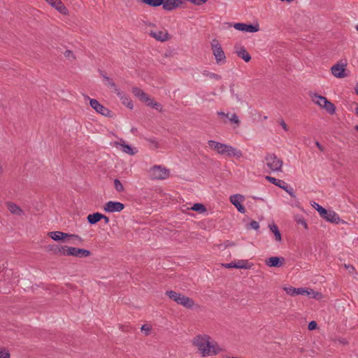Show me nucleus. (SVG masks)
<instances>
[{"mask_svg":"<svg viewBox=\"0 0 358 358\" xmlns=\"http://www.w3.org/2000/svg\"><path fill=\"white\" fill-rule=\"evenodd\" d=\"M315 145L321 151H324L323 146L318 141L315 142Z\"/></svg>","mask_w":358,"mask_h":358,"instance_id":"nucleus-51","label":"nucleus"},{"mask_svg":"<svg viewBox=\"0 0 358 358\" xmlns=\"http://www.w3.org/2000/svg\"><path fill=\"white\" fill-rule=\"evenodd\" d=\"M313 206L319 212L320 216L328 222L338 224L341 221L339 216L332 210H327L318 203H314Z\"/></svg>","mask_w":358,"mask_h":358,"instance_id":"nucleus-8","label":"nucleus"},{"mask_svg":"<svg viewBox=\"0 0 358 358\" xmlns=\"http://www.w3.org/2000/svg\"><path fill=\"white\" fill-rule=\"evenodd\" d=\"M47 248L48 251L51 252L53 255H66V254H65V252H66V245L62 246L59 245L53 244L48 245Z\"/></svg>","mask_w":358,"mask_h":358,"instance_id":"nucleus-19","label":"nucleus"},{"mask_svg":"<svg viewBox=\"0 0 358 358\" xmlns=\"http://www.w3.org/2000/svg\"><path fill=\"white\" fill-rule=\"evenodd\" d=\"M150 35L156 40L164 42L168 41L170 37L167 31H151Z\"/></svg>","mask_w":358,"mask_h":358,"instance_id":"nucleus-22","label":"nucleus"},{"mask_svg":"<svg viewBox=\"0 0 358 358\" xmlns=\"http://www.w3.org/2000/svg\"><path fill=\"white\" fill-rule=\"evenodd\" d=\"M205 75L210 78L215 79V80H220L221 79V76L218 74L213 73H205Z\"/></svg>","mask_w":358,"mask_h":358,"instance_id":"nucleus-39","label":"nucleus"},{"mask_svg":"<svg viewBox=\"0 0 358 358\" xmlns=\"http://www.w3.org/2000/svg\"><path fill=\"white\" fill-rule=\"evenodd\" d=\"M10 355L5 348H0V358H10Z\"/></svg>","mask_w":358,"mask_h":358,"instance_id":"nucleus-36","label":"nucleus"},{"mask_svg":"<svg viewBox=\"0 0 358 358\" xmlns=\"http://www.w3.org/2000/svg\"><path fill=\"white\" fill-rule=\"evenodd\" d=\"M228 118L231 122L234 123L237 127H239L241 121L236 113L232 114L231 117L229 116Z\"/></svg>","mask_w":358,"mask_h":358,"instance_id":"nucleus-33","label":"nucleus"},{"mask_svg":"<svg viewBox=\"0 0 358 358\" xmlns=\"http://www.w3.org/2000/svg\"><path fill=\"white\" fill-rule=\"evenodd\" d=\"M181 3L182 1L180 0H166L162 5L164 10L170 11L178 8Z\"/></svg>","mask_w":358,"mask_h":358,"instance_id":"nucleus-21","label":"nucleus"},{"mask_svg":"<svg viewBox=\"0 0 358 358\" xmlns=\"http://www.w3.org/2000/svg\"><path fill=\"white\" fill-rule=\"evenodd\" d=\"M191 210L199 212L200 213H204L206 211V208L204 205L201 203H194L191 208Z\"/></svg>","mask_w":358,"mask_h":358,"instance_id":"nucleus-30","label":"nucleus"},{"mask_svg":"<svg viewBox=\"0 0 358 358\" xmlns=\"http://www.w3.org/2000/svg\"><path fill=\"white\" fill-rule=\"evenodd\" d=\"M114 186H115V189L118 192H122L124 191V187H123L122 182L120 181V180L115 179L114 180Z\"/></svg>","mask_w":358,"mask_h":358,"instance_id":"nucleus-34","label":"nucleus"},{"mask_svg":"<svg viewBox=\"0 0 358 358\" xmlns=\"http://www.w3.org/2000/svg\"><path fill=\"white\" fill-rule=\"evenodd\" d=\"M120 141L122 142V143L115 142V144L116 145H121L122 147V150L127 154H129L130 155H134L135 154V152H134L133 148L129 145L125 144L124 141L122 139H121Z\"/></svg>","mask_w":358,"mask_h":358,"instance_id":"nucleus-26","label":"nucleus"},{"mask_svg":"<svg viewBox=\"0 0 358 358\" xmlns=\"http://www.w3.org/2000/svg\"><path fill=\"white\" fill-rule=\"evenodd\" d=\"M296 222L299 224L303 225L306 229L307 228V223L303 218H299L296 220Z\"/></svg>","mask_w":358,"mask_h":358,"instance_id":"nucleus-44","label":"nucleus"},{"mask_svg":"<svg viewBox=\"0 0 358 358\" xmlns=\"http://www.w3.org/2000/svg\"><path fill=\"white\" fill-rule=\"evenodd\" d=\"M169 176V169L160 165H155L149 170V177L151 180H165Z\"/></svg>","mask_w":358,"mask_h":358,"instance_id":"nucleus-7","label":"nucleus"},{"mask_svg":"<svg viewBox=\"0 0 358 358\" xmlns=\"http://www.w3.org/2000/svg\"><path fill=\"white\" fill-rule=\"evenodd\" d=\"M124 208V205L118 201H108L107 202L103 207V209L106 212L108 213H114V212H120Z\"/></svg>","mask_w":358,"mask_h":358,"instance_id":"nucleus-15","label":"nucleus"},{"mask_svg":"<svg viewBox=\"0 0 358 358\" xmlns=\"http://www.w3.org/2000/svg\"><path fill=\"white\" fill-rule=\"evenodd\" d=\"M306 295L309 296L311 299L317 300H320L323 298V295L321 292H315L312 289H308V294H306Z\"/></svg>","mask_w":358,"mask_h":358,"instance_id":"nucleus-29","label":"nucleus"},{"mask_svg":"<svg viewBox=\"0 0 358 358\" xmlns=\"http://www.w3.org/2000/svg\"><path fill=\"white\" fill-rule=\"evenodd\" d=\"M285 291L287 294L291 296H295L298 294L306 295L308 294V288H296L293 287H285Z\"/></svg>","mask_w":358,"mask_h":358,"instance_id":"nucleus-20","label":"nucleus"},{"mask_svg":"<svg viewBox=\"0 0 358 358\" xmlns=\"http://www.w3.org/2000/svg\"><path fill=\"white\" fill-rule=\"evenodd\" d=\"M90 100V106L99 114L107 117H113L114 113L112 110L103 106L96 99H90L88 96H85Z\"/></svg>","mask_w":358,"mask_h":358,"instance_id":"nucleus-9","label":"nucleus"},{"mask_svg":"<svg viewBox=\"0 0 358 358\" xmlns=\"http://www.w3.org/2000/svg\"><path fill=\"white\" fill-rule=\"evenodd\" d=\"M126 331H127V332H129V334H132V333H133V332H131V331H129V330H127Z\"/></svg>","mask_w":358,"mask_h":358,"instance_id":"nucleus-61","label":"nucleus"},{"mask_svg":"<svg viewBox=\"0 0 358 358\" xmlns=\"http://www.w3.org/2000/svg\"><path fill=\"white\" fill-rule=\"evenodd\" d=\"M101 217H101V220H104V222H105L106 224H108V223H109V220H109V217H108L106 216V215H103V214H101Z\"/></svg>","mask_w":358,"mask_h":358,"instance_id":"nucleus-48","label":"nucleus"},{"mask_svg":"<svg viewBox=\"0 0 358 358\" xmlns=\"http://www.w3.org/2000/svg\"><path fill=\"white\" fill-rule=\"evenodd\" d=\"M45 1L50 3L54 8H55L61 13L66 14L67 9L64 6L61 0H45Z\"/></svg>","mask_w":358,"mask_h":358,"instance_id":"nucleus-23","label":"nucleus"},{"mask_svg":"<svg viewBox=\"0 0 358 358\" xmlns=\"http://www.w3.org/2000/svg\"><path fill=\"white\" fill-rule=\"evenodd\" d=\"M188 1L194 3L195 5H201L206 3L208 0H187Z\"/></svg>","mask_w":358,"mask_h":358,"instance_id":"nucleus-41","label":"nucleus"},{"mask_svg":"<svg viewBox=\"0 0 358 358\" xmlns=\"http://www.w3.org/2000/svg\"><path fill=\"white\" fill-rule=\"evenodd\" d=\"M211 48L217 63L226 61L225 54L217 40L212 41Z\"/></svg>","mask_w":358,"mask_h":358,"instance_id":"nucleus-10","label":"nucleus"},{"mask_svg":"<svg viewBox=\"0 0 358 358\" xmlns=\"http://www.w3.org/2000/svg\"><path fill=\"white\" fill-rule=\"evenodd\" d=\"M103 78L106 81H108L110 80V78L109 77L106 76V75H103Z\"/></svg>","mask_w":358,"mask_h":358,"instance_id":"nucleus-53","label":"nucleus"},{"mask_svg":"<svg viewBox=\"0 0 358 358\" xmlns=\"http://www.w3.org/2000/svg\"><path fill=\"white\" fill-rule=\"evenodd\" d=\"M317 324L315 321H311L308 324V329L309 330H314L317 328Z\"/></svg>","mask_w":358,"mask_h":358,"instance_id":"nucleus-42","label":"nucleus"},{"mask_svg":"<svg viewBox=\"0 0 358 358\" xmlns=\"http://www.w3.org/2000/svg\"><path fill=\"white\" fill-rule=\"evenodd\" d=\"M66 255L73 256L79 258L87 257L91 255V252L86 249L77 248L74 247H69L66 249Z\"/></svg>","mask_w":358,"mask_h":358,"instance_id":"nucleus-13","label":"nucleus"},{"mask_svg":"<svg viewBox=\"0 0 358 358\" xmlns=\"http://www.w3.org/2000/svg\"><path fill=\"white\" fill-rule=\"evenodd\" d=\"M64 56L66 57H71L73 59H76V57L74 56L73 53L72 51L69 50H67L64 52Z\"/></svg>","mask_w":358,"mask_h":358,"instance_id":"nucleus-43","label":"nucleus"},{"mask_svg":"<svg viewBox=\"0 0 358 358\" xmlns=\"http://www.w3.org/2000/svg\"><path fill=\"white\" fill-rule=\"evenodd\" d=\"M334 342L341 345H345L348 343L345 337H338L337 339L334 341Z\"/></svg>","mask_w":358,"mask_h":358,"instance_id":"nucleus-37","label":"nucleus"},{"mask_svg":"<svg viewBox=\"0 0 358 358\" xmlns=\"http://www.w3.org/2000/svg\"><path fill=\"white\" fill-rule=\"evenodd\" d=\"M208 144L212 150L217 151L220 155H227L229 157L234 156L237 158L242 157V152L231 145L213 140L208 141Z\"/></svg>","mask_w":358,"mask_h":358,"instance_id":"nucleus-2","label":"nucleus"},{"mask_svg":"<svg viewBox=\"0 0 358 358\" xmlns=\"http://www.w3.org/2000/svg\"><path fill=\"white\" fill-rule=\"evenodd\" d=\"M244 200V196L241 194H234L230 196V201L233 205L236 206L237 210L241 213H245V208L243 206L241 205V202Z\"/></svg>","mask_w":358,"mask_h":358,"instance_id":"nucleus-16","label":"nucleus"},{"mask_svg":"<svg viewBox=\"0 0 358 358\" xmlns=\"http://www.w3.org/2000/svg\"><path fill=\"white\" fill-rule=\"evenodd\" d=\"M355 90L356 92V93L357 94V91H358V84L356 85V87L355 88Z\"/></svg>","mask_w":358,"mask_h":358,"instance_id":"nucleus-56","label":"nucleus"},{"mask_svg":"<svg viewBox=\"0 0 358 358\" xmlns=\"http://www.w3.org/2000/svg\"><path fill=\"white\" fill-rule=\"evenodd\" d=\"M281 1H287L288 3H290L292 1H293L294 0H280Z\"/></svg>","mask_w":358,"mask_h":358,"instance_id":"nucleus-55","label":"nucleus"},{"mask_svg":"<svg viewBox=\"0 0 358 358\" xmlns=\"http://www.w3.org/2000/svg\"><path fill=\"white\" fill-rule=\"evenodd\" d=\"M136 130H137V129H136V128H132V129H131V131H132V132H134V131H136Z\"/></svg>","mask_w":358,"mask_h":358,"instance_id":"nucleus-58","label":"nucleus"},{"mask_svg":"<svg viewBox=\"0 0 358 358\" xmlns=\"http://www.w3.org/2000/svg\"><path fill=\"white\" fill-rule=\"evenodd\" d=\"M285 259L282 257H271L266 259V264L269 267H280L285 264Z\"/></svg>","mask_w":358,"mask_h":358,"instance_id":"nucleus-18","label":"nucleus"},{"mask_svg":"<svg viewBox=\"0 0 358 358\" xmlns=\"http://www.w3.org/2000/svg\"><path fill=\"white\" fill-rule=\"evenodd\" d=\"M48 236L56 241H64L66 238H72L76 239L80 243H82L83 241V238L80 237L78 235L69 234L59 231L48 232Z\"/></svg>","mask_w":358,"mask_h":358,"instance_id":"nucleus-11","label":"nucleus"},{"mask_svg":"<svg viewBox=\"0 0 358 358\" xmlns=\"http://www.w3.org/2000/svg\"><path fill=\"white\" fill-rule=\"evenodd\" d=\"M280 124V125L282 126V127L283 128V129L285 131H287L288 130V127H287V125L286 124V123L285 122L284 120H282Z\"/></svg>","mask_w":358,"mask_h":358,"instance_id":"nucleus-49","label":"nucleus"},{"mask_svg":"<svg viewBox=\"0 0 358 358\" xmlns=\"http://www.w3.org/2000/svg\"><path fill=\"white\" fill-rule=\"evenodd\" d=\"M143 2L149 6L156 7L162 5L164 2V0H143Z\"/></svg>","mask_w":358,"mask_h":358,"instance_id":"nucleus-31","label":"nucleus"},{"mask_svg":"<svg viewBox=\"0 0 358 358\" xmlns=\"http://www.w3.org/2000/svg\"><path fill=\"white\" fill-rule=\"evenodd\" d=\"M344 266L346 269L349 270L350 273H352L355 270V267L352 265L345 264Z\"/></svg>","mask_w":358,"mask_h":358,"instance_id":"nucleus-45","label":"nucleus"},{"mask_svg":"<svg viewBox=\"0 0 358 358\" xmlns=\"http://www.w3.org/2000/svg\"><path fill=\"white\" fill-rule=\"evenodd\" d=\"M311 100L321 108L325 109L329 114L333 115L336 111V106L330 102L326 97L318 95L316 93L310 92Z\"/></svg>","mask_w":358,"mask_h":358,"instance_id":"nucleus-3","label":"nucleus"},{"mask_svg":"<svg viewBox=\"0 0 358 358\" xmlns=\"http://www.w3.org/2000/svg\"><path fill=\"white\" fill-rule=\"evenodd\" d=\"M128 106H129V107H130V108H132V104L129 103L128 104Z\"/></svg>","mask_w":358,"mask_h":358,"instance_id":"nucleus-60","label":"nucleus"},{"mask_svg":"<svg viewBox=\"0 0 358 358\" xmlns=\"http://www.w3.org/2000/svg\"><path fill=\"white\" fill-rule=\"evenodd\" d=\"M6 206L9 211L14 215H21L23 213L22 210L17 204L8 201L6 203Z\"/></svg>","mask_w":358,"mask_h":358,"instance_id":"nucleus-24","label":"nucleus"},{"mask_svg":"<svg viewBox=\"0 0 358 358\" xmlns=\"http://www.w3.org/2000/svg\"><path fill=\"white\" fill-rule=\"evenodd\" d=\"M268 172L282 171V160L274 153H267L264 158Z\"/></svg>","mask_w":358,"mask_h":358,"instance_id":"nucleus-4","label":"nucleus"},{"mask_svg":"<svg viewBox=\"0 0 358 358\" xmlns=\"http://www.w3.org/2000/svg\"><path fill=\"white\" fill-rule=\"evenodd\" d=\"M132 93L134 96L139 98L142 102L145 103L148 106L157 110H161V104L158 102L154 101L153 99H150V97L140 88L137 87H133Z\"/></svg>","mask_w":358,"mask_h":358,"instance_id":"nucleus-6","label":"nucleus"},{"mask_svg":"<svg viewBox=\"0 0 358 358\" xmlns=\"http://www.w3.org/2000/svg\"><path fill=\"white\" fill-rule=\"evenodd\" d=\"M237 56L242 58L245 62H248L251 59V56L244 48H241L240 50L236 51Z\"/></svg>","mask_w":358,"mask_h":358,"instance_id":"nucleus-27","label":"nucleus"},{"mask_svg":"<svg viewBox=\"0 0 358 358\" xmlns=\"http://www.w3.org/2000/svg\"><path fill=\"white\" fill-rule=\"evenodd\" d=\"M266 179L272 184L286 191L292 197L294 198L296 196L293 188L289 187L285 181L276 179L271 176H266Z\"/></svg>","mask_w":358,"mask_h":358,"instance_id":"nucleus-12","label":"nucleus"},{"mask_svg":"<svg viewBox=\"0 0 358 358\" xmlns=\"http://www.w3.org/2000/svg\"><path fill=\"white\" fill-rule=\"evenodd\" d=\"M193 343L203 357L216 355L224 350V346L208 337H196Z\"/></svg>","mask_w":358,"mask_h":358,"instance_id":"nucleus-1","label":"nucleus"},{"mask_svg":"<svg viewBox=\"0 0 358 358\" xmlns=\"http://www.w3.org/2000/svg\"><path fill=\"white\" fill-rule=\"evenodd\" d=\"M141 329L142 331H144L146 335H148L151 334L152 327L150 324H145L141 327Z\"/></svg>","mask_w":358,"mask_h":358,"instance_id":"nucleus-35","label":"nucleus"},{"mask_svg":"<svg viewBox=\"0 0 358 358\" xmlns=\"http://www.w3.org/2000/svg\"><path fill=\"white\" fill-rule=\"evenodd\" d=\"M355 129L356 131H358V125H356V126L355 127Z\"/></svg>","mask_w":358,"mask_h":358,"instance_id":"nucleus-59","label":"nucleus"},{"mask_svg":"<svg viewBox=\"0 0 358 358\" xmlns=\"http://www.w3.org/2000/svg\"><path fill=\"white\" fill-rule=\"evenodd\" d=\"M357 95H358V91H357Z\"/></svg>","mask_w":358,"mask_h":358,"instance_id":"nucleus-62","label":"nucleus"},{"mask_svg":"<svg viewBox=\"0 0 358 358\" xmlns=\"http://www.w3.org/2000/svg\"><path fill=\"white\" fill-rule=\"evenodd\" d=\"M234 28L238 31H247V32H257L259 29V24L256 25L253 24H247L245 23H236L234 24Z\"/></svg>","mask_w":358,"mask_h":358,"instance_id":"nucleus-17","label":"nucleus"},{"mask_svg":"<svg viewBox=\"0 0 358 358\" xmlns=\"http://www.w3.org/2000/svg\"><path fill=\"white\" fill-rule=\"evenodd\" d=\"M114 91L116 93V94L118 96H121L122 95V92H120V90L117 88V87H115L114 89Z\"/></svg>","mask_w":358,"mask_h":358,"instance_id":"nucleus-52","label":"nucleus"},{"mask_svg":"<svg viewBox=\"0 0 358 358\" xmlns=\"http://www.w3.org/2000/svg\"><path fill=\"white\" fill-rule=\"evenodd\" d=\"M259 228V224L257 221H252L248 226V229H253L257 230Z\"/></svg>","mask_w":358,"mask_h":358,"instance_id":"nucleus-38","label":"nucleus"},{"mask_svg":"<svg viewBox=\"0 0 358 358\" xmlns=\"http://www.w3.org/2000/svg\"><path fill=\"white\" fill-rule=\"evenodd\" d=\"M3 172V167H2L1 164H0V176L2 175Z\"/></svg>","mask_w":358,"mask_h":358,"instance_id":"nucleus-54","label":"nucleus"},{"mask_svg":"<svg viewBox=\"0 0 358 358\" xmlns=\"http://www.w3.org/2000/svg\"><path fill=\"white\" fill-rule=\"evenodd\" d=\"M101 217H102L101 213H94L93 214L88 215L87 220L90 224H95L101 220Z\"/></svg>","mask_w":358,"mask_h":358,"instance_id":"nucleus-25","label":"nucleus"},{"mask_svg":"<svg viewBox=\"0 0 358 358\" xmlns=\"http://www.w3.org/2000/svg\"><path fill=\"white\" fill-rule=\"evenodd\" d=\"M346 64L337 63L331 68V73L336 78H343L347 76L345 73Z\"/></svg>","mask_w":358,"mask_h":358,"instance_id":"nucleus-14","label":"nucleus"},{"mask_svg":"<svg viewBox=\"0 0 358 358\" xmlns=\"http://www.w3.org/2000/svg\"><path fill=\"white\" fill-rule=\"evenodd\" d=\"M269 228L270 230L274 234L275 240L277 241H281V234L278 229V226L275 224H269Z\"/></svg>","mask_w":358,"mask_h":358,"instance_id":"nucleus-28","label":"nucleus"},{"mask_svg":"<svg viewBox=\"0 0 358 358\" xmlns=\"http://www.w3.org/2000/svg\"><path fill=\"white\" fill-rule=\"evenodd\" d=\"M146 140L153 145L154 148H159V143L155 139L147 138Z\"/></svg>","mask_w":358,"mask_h":358,"instance_id":"nucleus-40","label":"nucleus"},{"mask_svg":"<svg viewBox=\"0 0 358 358\" xmlns=\"http://www.w3.org/2000/svg\"><path fill=\"white\" fill-rule=\"evenodd\" d=\"M166 294L178 304L181 305L187 308H191L194 304V301L189 297L180 293H177L174 291H167Z\"/></svg>","mask_w":358,"mask_h":358,"instance_id":"nucleus-5","label":"nucleus"},{"mask_svg":"<svg viewBox=\"0 0 358 358\" xmlns=\"http://www.w3.org/2000/svg\"><path fill=\"white\" fill-rule=\"evenodd\" d=\"M108 85L110 87L113 88V90H114L115 87H117V86H116L115 83H114L111 79H110V80H108Z\"/></svg>","mask_w":358,"mask_h":358,"instance_id":"nucleus-47","label":"nucleus"},{"mask_svg":"<svg viewBox=\"0 0 358 358\" xmlns=\"http://www.w3.org/2000/svg\"><path fill=\"white\" fill-rule=\"evenodd\" d=\"M217 115L221 117H229V113H225L222 111L217 112Z\"/></svg>","mask_w":358,"mask_h":358,"instance_id":"nucleus-50","label":"nucleus"},{"mask_svg":"<svg viewBox=\"0 0 358 358\" xmlns=\"http://www.w3.org/2000/svg\"><path fill=\"white\" fill-rule=\"evenodd\" d=\"M248 262L246 260H239L238 262L234 264L236 268H248L247 266Z\"/></svg>","mask_w":358,"mask_h":358,"instance_id":"nucleus-32","label":"nucleus"},{"mask_svg":"<svg viewBox=\"0 0 358 358\" xmlns=\"http://www.w3.org/2000/svg\"><path fill=\"white\" fill-rule=\"evenodd\" d=\"M355 113L358 116V106H357L355 108Z\"/></svg>","mask_w":358,"mask_h":358,"instance_id":"nucleus-57","label":"nucleus"},{"mask_svg":"<svg viewBox=\"0 0 358 358\" xmlns=\"http://www.w3.org/2000/svg\"><path fill=\"white\" fill-rule=\"evenodd\" d=\"M234 264L235 263H229V264H222L225 268H236V266H234Z\"/></svg>","mask_w":358,"mask_h":358,"instance_id":"nucleus-46","label":"nucleus"}]
</instances>
